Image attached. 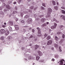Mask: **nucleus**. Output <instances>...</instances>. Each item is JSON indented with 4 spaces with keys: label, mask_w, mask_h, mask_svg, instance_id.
<instances>
[{
    "label": "nucleus",
    "mask_w": 65,
    "mask_h": 65,
    "mask_svg": "<svg viewBox=\"0 0 65 65\" xmlns=\"http://www.w3.org/2000/svg\"><path fill=\"white\" fill-rule=\"evenodd\" d=\"M39 47V46L37 45H35V50H36L37 48H38Z\"/></svg>",
    "instance_id": "25"
},
{
    "label": "nucleus",
    "mask_w": 65,
    "mask_h": 65,
    "mask_svg": "<svg viewBox=\"0 0 65 65\" xmlns=\"http://www.w3.org/2000/svg\"><path fill=\"white\" fill-rule=\"evenodd\" d=\"M43 61H44V60H40L39 61V62H43Z\"/></svg>",
    "instance_id": "45"
},
{
    "label": "nucleus",
    "mask_w": 65,
    "mask_h": 65,
    "mask_svg": "<svg viewBox=\"0 0 65 65\" xmlns=\"http://www.w3.org/2000/svg\"><path fill=\"white\" fill-rule=\"evenodd\" d=\"M40 29L38 30V34H41V31H40Z\"/></svg>",
    "instance_id": "34"
},
{
    "label": "nucleus",
    "mask_w": 65,
    "mask_h": 65,
    "mask_svg": "<svg viewBox=\"0 0 65 65\" xmlns=\"http://www.w3.org/2000/svg\"><path fill=\"white\" fill-rule=\"evenodd\" d=\"M5 33L6 35L7 36L8 35V34H9V31L8 30H6V31H5Z\"/></svg>",
    "instance_id": "13"
},
{
    "label": "nucleus",
    "mask_w": 65,
    "mask_h": 65,
    "mask_svg": "<svg viewBox=\"0 0 65 65\" xmlns=\"http://www.w3.org/2000/svg\"><path fill=\"white\" fill-rule=\"evenodd\" d=\"M55 21H56V23H59V21H57L56 20Z\"/></svg>",
    "instance_id": "63"
},
{
    "label": "nucleus",
    "mask_w": 65,
    "mask_h": 65,
    "mask_svg": "<svg viewBox=\"0 0 65 65\" xmlns=\"http://www.w3.org/2000/svg\"><path fill=\"white\" fill-rule=\"evenodd\" d=\"M31 21L32 19H31L29 18L27 20V22L28 24H30V23H31Z\"/></svg>",
    "instance_id": "8"
},
{
    "label": "nucleus",
    "mask_w": 65,
    "mask_h": 65,
    "mask_svg": "<svg viewBox=\"0 0 65 65\" xmlns=\"http://www.w3.org/2000/svg\"><path fill=\"white\" fill-rule=\"evenodd\" d=\"M53 15H54L53 16V18H55V17H56L55 16L56 14H53Z\"/></svg>",
    "instance_id": "53"
},
{
    "label": "nucleus",
    "mask_w": 65,
    "mask_h": 65,
    "mask_svg": "<svg viewBox=\"0 0 65 65\" xmlns=\"http://www.w3.org/2000/svg\"><path fill=\"white\" fill-rule=\"evenodd\" d=\"M12 15V13H11L9 15V17H11V15Z\"/></svg>",
    "instance_id": "47"
},
{
    "label": "nucleus",
    "mask_w": 65,
    "mask_h": 65,
    "mask_svg": "<svg viewBox=\"0 0 65 65\" xmlns=\"http://www.w3.org/2000/svg\"><path fill=\"white\" fill-rule=\"evenodd\" d=\"M5 32V30L3 29H1L0 30V33L1 34H4Z\"/></svg>",
    "instance_id": "5"
},
{
    "label": "nucleus",
    "mask_w": 65,
    "mask_h": 65,
    "mask_svg": "<svg viewBox=\"0 0 65 65\" xmlns=\"http://www.w3.org/2000/svg\"><path fill=\"white\" fill-rule=\"evenodd\" d=\"M64 27V26H63V25H60L59 26L61 30H63Z\"/></svg>",
    "instance_id": "15"
},
{
    "label": "nucleus",
    "mask_w": 65,
    "mask_h": 65,
    "mask_svg": "<svg viewBox=\"0 0 65 65\" xmlns=\"http://www.w3.org/2000/svg\"><path fill=\"white\" fill-rule=\"evenodd\" d=\"M28 59L29 60H31L33 59V57L31 56L30 55L28 57Z\"/></svg>",
    "instance_id": "18"
},
{
    "label": "nucleus",
    "mask_w": 65,
    "mask_h": 65,
    "mask_svg": "<svg viewBox=\"0 0 65 65\" xmlns=\"http://www.w3.org/2000/svg\"><path fill=\"white\" fill-rule=\"evenodd\" d=\"M61 8L62 9H64L65 10V8L63 7H61Z\"/></svg>",
    "instance_id": "44"
},
{
    "label": "nucleus",
    "mask_w": 65,
    "mask_h": 65,
    "mask_svg": "<svg viewBox=\"0 0 65 65\" xmlns=\"http://www.w3.org/2000/svg\"><path fill=\"white\" fill-rule=\"evenodd\" d=\"M52 12V9L51 8H48L47 9V14L48 15L46 16V18H48V19H51V14Z\"/></svg>",
    "instance_id": "1"
},
{
    "label": "nucleus",
    "mask_w": 65,
    "mask_h": 65,
    "mask_svg": "<svg viewBox=\"0 0 65 65\" xmlns=\"http://www.w3.org/2000/svg\"><path fill=\"white\" fill-rule=\"evenodd\" d=\"M8 11V9H5L4 10V11L5 12H6V11Z\"/></svg>",
    "instance_id": "32"
},
{
    "label": "nucleus",
    "mask_w": 65,
    "mask_h": 65,
    "mask_svg": "<svg viewBox=\"0 0 65 65\" xmlns=\"http://www.w3.org/2000/svg\"><path fill=\"white\" fill-rule=\"evenodd\" d=\"M42 5L44 7H45V4L44 3H43L42 4Z\"/></svg>",
    "instance_id": "40"
},
{
    "label": "nucleus",
    "mask_w": 65,
    "mask_h": 65,
    "mask_svg": "<svg viewBox=\"0 0 65 65\" xmlns=\"http://www.w3.org/2000/svg\"><path fill=\"white\" fill-rule=\"evenodd\" d=\"M33 8H34V7L33 6H31L30 7V9L29 10L28 9L27 10H28V11L30 12H32V10H30V9H33Z\"/></svg>",
    "instance_id": "4"
},
{
    "label": "nucleus",
    "mask_w": 65,
    "mask_h": 65,
    "mask_svg": "<svg viewBox=\"0 0 65 65\" xmlns=\"http://www.w3.org/2000/svg\"><path fill=\"white\" fill-rule=\"evenodd\" d=\"M2 27H3V28H5V27H6V26H5V25H2Z\"/></svg>",
    "instance_id": "50"
},
{
    "label": "nucleus",
    "mask_w": 65,
    "mask_h": 65,
    "mask_svg": "<svg viewBox=\"0 0 65 65\" xmlns=\"http://www.w3.org/2000/svg\"><path fill=\"white\" fill-rule=\"evenodd\" d=\"M26 29H23V32H26Z\"/></svg>",
    "instance_id": "55"
},
{
    "label": "nucleus",
    "mask_w": 65,
    "mask_h": 65,
    "mask_svg": "<svg viewBox=\"0 0 65 65\" xmlns=\"http://www.w3.org/2000/svg\"><path fill=\"white\" fill-rule=\"evenodd\" d=\"M34 16L35 18V19H36V17L37 16V15H36V14H34Z\"/></svg>",
    "instance_id": "46"
},
{
    "label": "nucleus",
    "mask_w": 65,
    "mask_h": 65,
    "mask_svg": "<svg viewBox=\"0 0 65 65\" xmlns=\"http://www.w3.org/2000/svg\"><path fill=\"white\" fill-rule=\"evenodd\" d=\"M21 22L22 23H24L25 21H24V20H22L21 21Z\"/></svg>",
    "instance_id": "48"
},
{
    "label": "nucleus",
    "mask_w": 65,
    "mask_h": 65,
    "mask_svg": "<svg viewBox=\"0 0 65 65\" xmlns=\"http://www.w3.org/2000/svg\"><path fill=\"white\" fill-rule=\"evenodd\" d=\"M15 9L17 10H18V7H15Z\"/></svg>",
    "instance_id": "52"
},
{
    "label": "nucleus",
    "mask_w": 65,
    "mask_h": 65,
    "mask_svg": "<svg viewBox=\"0 0 65 65\" xmlns=\"http://www.w3.org/2000/svg\"><path fill=\"white\" fill-rule=\"evenodd\" d=\"M64 63V64L63 65H65V61L64 59H61L60 62V65H62Z\"/></svg>",
    "instance_id": "2"
},
{
    "label": "nucleus",
    "mask_w": 65,
    "mask_h": 65,
    "mask_svg": "<svg viewBox=\"0 0 65 65\" xmlns=\"http://www.w3.org/2000/svg\"><path fill=\"white\" fill-rule=\"evenodd\" d=\"M54 25L55 26H53L51 27V29H55V28H56V27H57V24L54 23Z\"/></svg>",
    "instance_id": "6"
},
{
    "label": "nucleus",
    "mask_w": 65,
    "mask_h": 65,
    "mask_svg": "<svg viewBox=\"0 0 65 65\" xmlns=\"http://www.w3.org/2000/svg\"><path fill=\"white\" fill-rule=\"evenodd\" d=\"M45 20H46V19L44 18H42L41 20V21L42 22H44V21H45Z\"/></svg>",
    "instance_id": "19"
},
{
    "label": "nucleus",
    "mask_w": 65,
    "mask_h": 65,
    "mask_svg": "<svg viewBox=\"0 0 65 65\" xmlns=\"http://www.w3.org/2000/svg\"><path fill=\"white\" fill-rule=\"evenodd\" d=\"M52 3L53 5H56V2L54 1H53Z\"/></svg>",
    "instance_id": "21"
},
{
    "label": "nucleus",
    "mask_w": 65,
    "mask_h": 65,
    "mask_svg": "<svg viewBox=\"0 0 65 65\" xmlns=\"http://www.w3.org/2000/svg\"><path fill=\"white\" fill-rule=\"evenodd\" d=\"M6 7V8H7L9 9H11V7H10L9 5H7Z\"/></svg>",
    "instance_id": "16"
},
{
    "label": "nucleus",
    "mask_w": 65,
    "mask_h": 65,
    "mask_svg": "<svg viewBox=\"0 0 65 65\" xmlns=\"http://www.w3.org/2000/svg\"><path fill=\"white\" fill-rule=\"evenodd\" d=\"M16 3H17V2H14L13 3L14 4H16Z\"/></svg>",
    "instance_id": "62"
},
{
    "label": "nucleus",
    "mask_w": 65,
    "mask_h": 65,
    "mask_svg": "<svg viewBox=\"0 0 65 65\" xmlns=\"http://www.w3.org/2000/svg\"><path fill=\"white\" fill-rule=\"evenodd\" d=\"M13 39V38L11 36H9L8 37L7 39L8 40H10Z\"/></svg>",
    "instance_id": "9"
},
{
    "label": "nucleus",
    "mask_w": 65,
    "mask_h": 65,
    "mask_svg": "<svg viewBox=\"0 0 65 65\" xmlns=\"http://www.w3.org/2000/svg\"><path fill=\"white\" fill-rule=\"evenodd\" d=\"M34 55H35L36 56V60H37V61H38V60L39 59V58H40V57L38 56H37V55H36V54H35Z\"/></svg>",
    "instance_id": "12"
},
{
    "label": "nucleus",
    "mask_w": 65,
    "mask_h": 65,
    "mask_svg": "<svg viewBox=\"0 0 65 65\" xmlns=\"http://www.w3.org/2000/svg\"><path fill=\"white\" fill-rule=\"evenodd\" d=\"M33 37V35H31V36L29 37V38H32Z\"/></svg>",
    "instance_id": "57"
},
{
    "label": "nucleus",
    "mask_w": 65,
    "mask_h": 65,
    "mask_svg": "<svg viewBox=\"0 0 65 65\" xmlns=\"http://www.w3.org/2000/svg\"><path fill=\"white\" fill-rule=\"evenodd\" d=\"M40 17V18H42V17H44V15H41L40 16H39Z\"/></svg>",
    "instance_id": "56"
},
{
    "label": "nucleus",
    "mask_w": 65,
    "mask_h": 65,
    "mask_svg": "<svg viewBox=\"0 0 65 65\" xmlns=\"http://www.w3.org/2000/svg\"><path fill=\"white\" fill-rule=\"evenodd\" d=\"M9 30L10 31H12V28H11L9 29Z\"/></svg>",
    "instance_id": "51"
},
{
    "label": "nucleus",
    "mask_w": 65,
    "mask_h": 65,
    "mask_svg": "<svg viewBox=\"0 0 65 65\" xmlns=\"http://www.w3.org/2000/svg\"><path fill=\"white\" fill-rule=\"evenodd\" d=\"M29 17H30V16L28 15H26L25 16V18H29Z\"/></svg>",
    "instance_id": "23"
},
{
    "label": "nucleus",
    "mask_w": 65,
    "mask_h": 65,
    "mask_svg": "<svg viewBox=\"0 0 65 65\" xmlns=\"http://www.w3.org/2000/svg\"><path fill=\"white\" fill-rule=\"evenodd\" d=\"M21 1H22V0H18V2L19 4H20Z\"/></svg>",
    "instance_id": "30"
},
{
    "label": "nucleus",
    "mask_w": 65,
    "mask_h": 65,
    "mask_svg": "<svg viewBox=\"0 0 65 65\" xmlns=\"http://www.w3.org/2000/svg\"><path fill=\"white\" fill-rule=\"evenodd\" d=\"M49 24H50V23L47 22L43 24L42 25V27H45V26H46V25H48Z\"/></svg>",
    "instance_id": "3"
},
{
    "label": "nucleus",
    "mask_w": 65,
    "mask_h": 65,
    "mask_svg": "<svg viewBox=\"0 0 65 65\" xmlns=\"http://www.w3.org/2000/svg\"><path fill=\"white\" fill-rule=\"evenodd\" d=\"M18 18H16L15 19V21H16V22H17V21H18Z\"/></svg>",
    "instance_id": "58"
},
{
    "label": "nucleus",
    "mask_w": 65,
    "mask_h": 65,
    "mask_svg": "<svg viewBox=\"0 0 65 65\" xmlns=\"http://www.w3.org/2000/svg\"><path fill=\"white\" fill-rule=\"evenodd\" d=\"M56 19H55L54 18L52 20H51L52 22H54V21H56Z\"/></svg>",
    "instance_id": "36"
},
{
    "label": "nucleus",
    "mask_w": 65,
    "mask_h": 65,
    "mask_svg": "<svg viewBox=\"0 0 65 65\" xmlns=\"http://www.w3.org/2000/svg\"><path fill=\"white\" fill-rule=\"evenodd\" d=\"M54 46L56 48H57V47H58V44H55L54 45Z\"/></svg>",
    "instance_id": "31"
},
{
    "label": "nucleus",
    "mask_w": 65,
    "mask_h": 65,
    "mask_svg": "<svg viewBox=\"0 0 65 65\" xmlns=\"http://www.w3.org/2000/svg\"><path fill=\"white\" fill-rule=\"evenodd\" d=\"M65 35H64V34H63L62 36V38H65Z\"/></svg>",
    "instance_id": "39"
},
{
    "label": "nucleus",
    "mask_w": 65,
    "mask_h": 65,
    "mask_svg": "<svg viewBox=\"0 0 65 65\" xmlns=\"http://www.w3.org/2000/svg\"><path fill=\"white\" fill-rule=\"evenodd\" d=\"M18 13V12L14 11H13V12L12 14H15V13Z\"/></svg>",
    "instance_id": "24"
},
{
    "label": "nucleus",
    "mask_w": 65,
    "mask_h": 65,
    "mask_svg": "<svg viewBox=\"0 0 65 65\" xmlns=\"http://www.w3.org/2000/svg\"><path fill=\"white\" fill-rule=\"evenodd\" d=\"M29 30H31L32 29V28L30 27L29 28Z\"/></svg>",
    "instance_id": "64"
},
{
    "label": "nucleus",
    "mask_w": 65,
    "mask_h": 65,
    "mask_svg": "<svg viewBox=\"0 0 65 65\" xmlns=\"http://www.w3.org/2000/svg\"><path fill=\"white\" fill-rule=\"evenodd\" d=\"M64 41V40L61 39V40L59 42L60 44H61Z\"/></svg>",
    "instance_id": "26"
},
{
    "label": "nucleus",
    "mask_w": 65,
    "mask_h": 65,
    "mask_svg": "<svg viewBox=\"0 0 65 65\" xmlns=\"http://www.w3.org/2000/svg\"><path fill=\"white\" fill-rule=\"evenodd\" d=\"M52 43V41H49L48 42L47 44L48 45H50V44H51Z\"/></svg>",
    "instance_id": "14"
},
{
    "label": "nucleus",
    "mask_w": 65,
    "mask_h": 65,
    "mask_svg": "<svg viewBox=\"0 0 65 65\" xmlns=\"http://www.w3.org/2000/svg\"><path fill=\"white\" fill-rule=\"evenodd\" d=\"M38 52L40 56H42V52H41L40 51H38Z\"/></svg>",
    "instance_id": "10"
},
{
    "label": "nucleus",
    "mask_w": 65,
    "mask_h": 65,
    "mask_svg": "<svg viewBox=\"0 0 65 65\" xmlns=\"http://www.w3.org/2000/svg\"><path fill=\"white\" fill-rule=\"evenodd\" d=\"M48 35L46 34H45L44 35V38H45L46 37H47V36Z\"/></svg>",
    "instance_id": "33"
},
{
    "label": "nucleus",
    "mask_w": 65,
    "mask_h": 65,
    "mask_svg": "<svg viewBox=\"0 0 65 65\" xmlns=\"http://www.w3.org/2000/svg\"><path fill=\"white\" fill-rule=\"evenodd\" d=\"M35 30H34V29H33L32 30V32H34V31Z\"/></svg>",
    "instance_id": "61"
},
{
    "label": "nucleus",
    "mask_w": 65,
    "mask_h": 65,
    "mask_svg": "<svg viewBox=\"0 0 65 65\" xmlns=\"http://www.w3.org/2000/svg\"><path fill=\"white\" fill-rule=\"evenodd\" d=\"M62 18L64 20H65V16H63L62 17Z\"/></svg>",
    "instance_id": "43"
},
{
    "label": "nucleus",
    "mask_w": 65,
    "mask_h": 65,
    "mask_svg": "<svg viewBox=\"0 0 65 65\" xmlns=\"http://www.w3.org/2000/svg\"><path fill=\"white\" fill-rule=\"evenodd\" d=\"M59 57V56L58 55H55V57L56 58H57V59H58Z\"/></svg>",
    "instance_id": "35"
},
{
    "label": "nucleus",
    "mask_w": 65,
    "mask_h": 65,
    "mask_svg": "<svg viewBox=\"0 0 65 65\" xmlns=\"http://www.w3.org/2000/svg\"><path fill=\"white\" fill-rule=\"evenodd\" d=\"M55 60V59H54L53 58L52 59V61H54Z\"/></svg>",
    "instance_id": "59"
},
{
    "label": "nucleus",
    "mask_w": 65,
    "mask_h": 65,
    "mask_svg": "<svg viewBox=\"0 0 65 65\" xmlns=\"http://www.w3.org/2000/svg\"><path fill=\"white\" fill-rule=\"evenodd\" d=\"M62 13H65V11H64V10H62Z\"/></svg>",
    "instance_id": "42"
},
{
    "label": "nucleus",
    "mask_w": 65,
    "mask_h": 65,
    "mask_svg": "<svg viewBox=\"0 0 65 65\" xmlns=\"http://www.w3.org/2000/svg\"><path fill=\"white\" fill-rule=\"evenodd\" d=\"M5 6V4L4 3L3 4V6Z\"/></svg>",
    "instance_id": "60"
},
{
    "label": "nucleus",
    "mask_w": 65,
    "mask_h": 65,
    "mask_svg": "<svg viewBox=\"0 0 65 65\" xmlns=\"http://www.w3.org/2000/svg\"><path fill=\"white\" fill-rule=\"evenodd\" d=\"M1 40H4V37L3 36H2L1 37Z\"/></svg>",
    "instance_id": "20"
},
{
    "label": "nucleus",
    "mask_w": 65,
    "mask_h": 65,
    "mask_svg": "<svg viewBox=\"0 0 65 65\" xmlns=\"http://www.w3.org/2000/svg\"><path fill=\"white\" fill-rule=\"evenodd\" d=\"M16 30H18L19 29V27H18V26L17 25H14Z\"/></svg>",
    "instance_id": "11"
},
{
    "label": "nucleus",
    "mask_w": 65,
    "mask_h": 65,
    "mask_svg": "<svg viewBox=\"0 0 65 65\" xmlns=\"http://www.w3.org/2000/svg\"><path fill=\"white\" fill-rule=\"evenodd\" d=\"M51 49L52 50H53V51H54V47H52L51 48Z\"/></svg>",
    "instance_id": "54"
},
{
    "label": "nucleus",
    "mask_w": 65,
    "mask_h": 65,
    "mask_svg": "<svg viewBox=\"0 0 65 65\" xmlns=\"http://www.w3.org/2000/svg\"><path fill=\"white\" fill-rule=\"evenodd\" d=\"M61 46H59V47L60 52H62V50H61Z\"/></svg>",
    "instance_id": "38"
},
{
    "label": "nucleus",
    "mask_w": 65,
    "mask_h": 65,
    "mask_svg": "<svg viewBox=\"0 0 65 65\" xmlns=\"http://www.w3.org/2000/svg\"><path fill=\"white\" fill-rule=\"evenodd\" d=\"M61 33V32H58L57 33V34H60Z\"/></svg>",
    "instance_id": "49"
},
{
    "label": "nucleus",
    "mask_w": 65,
    "mask_h": 65,
    "mask_svg": "<svg viewBox=\"0 0 65 65\" xmlns=\"http://www.w3.org/2000/svg\"><path fill=\"white\" fill-rule=\"evenodd\" d=\"M47 40H49L51 39V36H48L47 38Z\"/></svg>",
    "instance_id": "28"
},
{
    "label": "nucleus",
    "mask_w": 65,
    "mask_h": 65,
    "mask_svg": "<svg viewBox=\"0 0 65 65\" xmlns=\"http://www.w3.org/2000/svg\"><path fill=\"white\" fill-rule=\"evenodd\" d=\"M55 40L57 41H59V39L56 36L55 37Z\"/></svg>",
    "instance_id": "17"
},
{
    "label": "nucleus",
    "mask_w": 65,
    "mask_h": 65,
    "mask_svg": "<svg viewBox=\"0 0 65 65\" xmlns=\"http://www.w3.org/2000/svg\"><path fill=\"white\" fill-rule=\"evenodd\" d=\"M25 14V13H27V12L26 11H24V12H21L20 13V15L21 17H23V15H24V13Z\"/></svg>",
    "instance_id": "7"
},
{
    "label": "nucleus",
    "mask_w": 65,
    "mask_h": 65,
    "mask_svg": "<svg viewBox=\"0 0 65 65\" xmlns=\"http://www.w3.org/2000/svg\"><path fill=\"white\" fill-rule=\"evenodd\" d=\"M8 3L9 4H11H11H12V1H9L8 2Z\"/></svg>",
    "instance_id": "27"
},
{
    "label": "nucleus",
    "mask_w": 65,
    "mask_h": 65,
    "mask_svg": "<svg viewBox=\"0 0 65 65\" xmlns=\"http://www.w3.org/2000/svg\"><path fill=\"white\" fill-rule=\"evenodd\" d=\"M9 23L11 25H13V22L11 21H9Z\"/></svg>",
    "instance_id": "22"
},
{
    "label": "nucleus",
    "mask_w": 65,
    "mask_h": 65,
    "mask_svg": "<svg viewBox=\"0 0 65 65\" xmlns=\"http://www.w3.org/2000/svg\"><path fill=\"white\" fill-rule=\"evenodd\" d=\"M54 7L56 10H57L58 9V7L57 6H55Z\"/></svg>",
    "instance_id": "29"
},
{
    "label": "nucleus",
    "mask_w": 65,
    "mask_h": 65,
    "mask_svg": "<svg viewBox=\"0 0 65 65\" xmlns=\"http://www.w3.org/2000/svg\"><path fill=\"white\" fill-rule=\"evenodd\" d=\"M0 14H2V15H3L4 14L3 12H2V11H1V12H0Z\"/></svg>",
    "instance_id": "37"
},
{
    "label": "nucleus",
    "mask_w": 65,
    "mask_h": 65,
    "mask_svg": "<svg viewBox=\"0 0 65 65\" xmlns=\"http://www.w3.org/2000/svg\"><path fill=\"white\" fill-rule=\"evenodd\" d=\"M41 8L42 9V10H44L45 8H44L43 7L41 6Z\"/></svg>",
    "instance_id": "41"
}]
</instances>
